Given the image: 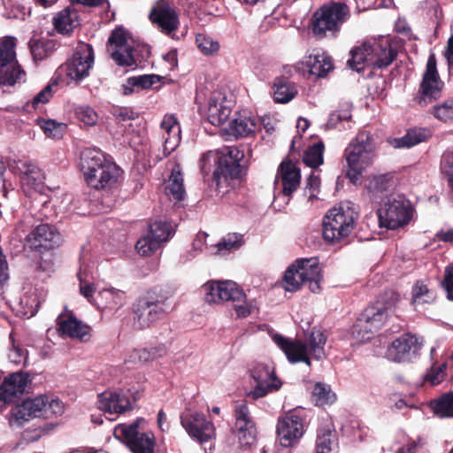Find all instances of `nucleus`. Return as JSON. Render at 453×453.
<instances>
[{"mask_svg": "<svg viewBox=\"0 0 453 453\" xmlns=\"http://www.w3.org/2000/svg\"><path fill=\"white\" fill-rule=\"evenodd\" d=\"M303 65L319 78L326 77L334 69L333 58L325 53L305 57Z\"/></svg>", "mask_w": 453, "mask_h": 453, "instance_id": "33", "label": "nucleus"}, {"mask_svg": "<svg viewBox=\"0 0 453 453\" xmlns=\"http://www.w3.org/2000/svg\"><path fill=\"white\" fill-rule=\"evenodd\" d=\"M226 97L220 94H213L209 101L207 119L213 126L224 124L230 113L231 107L226 104Z\"/></svg>", "mask_w": 453, "mask_h": 453, "instance_id": "30", "label": "nucleus"}, {"mask_svg": "<svg viewBox=\"0 0 453 453\" xmlns=\"http://www.w3.org/2000/svg\"><path fill=\"white\" fill-rule=\"evenodd\" d=\"M327 336L326 332L313 327L307 342L301 340H290L280 334H275L273 341L285 353L288 360L292 363L303 362L308 366L311 365V357L320 360L325 357V344Z\"/></svg>", "mask_w": 453, "mask_h": 453, "instance_id": "4", "label": "nucleus"}, {"mask_svg": "<svg viewBox=\"0 0 453 453\" xmlns=\"http://www.w3.org/2000/svg\"><path fill=\"white\" fill-rule=\"evenodd\" d=\"M113 435L125 442L133 453H154L156 444L154 434L140 433L137 423L118 425L114 428Z\"/></svg>", "mask_w": 453, "mask_h": 453, "instance_id": "14", "label": "nucleus"}, {"mask_svg": "<svg viewBox=\"0 0 453 453\" xmlns=\"http://www.w3.org/2000/svg\"><path fill=\"white\" fill-rule=\"evenodd\" d=\"M234 310L236 312V317L238 319H244L249 317L254 309L253 302L251 300H247L245 297L244 300H242L239 303H234Z\"/></svg>", "mask_w": 453, "mask_h": 453, "instance_id": "61", "label": "nucleus"}, {"mask_svg": "<svg viewBox=\"0 0 453 453\" xmlns=\"http://www.w3.org/2000/svg\"><path fill=\"white\" fill-rule=\"evenodd\" d=\"M349 17V8L345 3L332 1L320 6L312 14L310 28L319 38L334 37Z\"/></svg>", "mask_w": 453, "mask_h": 453, "instance_id": "7", "label": "nucleus"}, {"mask_svg": "<svg viewBox=\"0 0 453 453\" xmlns=\"http://www.w3.org/2000/svg\"><path fill=\"white\" fill-rule=\"evenodd\" d=\"M174 296V289L168 285L149 288L132 305L134 326L142 330L165 319L175 310Z\"/></svg>", "mask_w": 453, "mask_h": 453, "instance_id": "1", "label": "nucleus"}, {"mask_svg": "<svg viewBox=\"0 0 453 453\" xmlns=\"http://www.w3.org/2000/svg\"><path fill=\"white\" fill-rule=\"evenodd\" d=\"M204 299L209 303H239L245 299L244 291L232 280L209 281L203 285Z\"/></svg>", "mask_w": 453, "mask_h": 453, "instance_id": "16", "label": "nucleus"}, {"mask_svg": "<svg viewBox=\"0 0 453 453\" xmlns=\"http://www.w3.org/2000/svg\"><path fill=\"white\" fill-rule=\"evenodd\" d=\"M276 432L282 447H293L303 435V419L296 411H289L278 418Z\"/></svg>", "mask_w": 453, "mask_h": 453, "instance_id": "15", "label": "nucleus"}, {"mask_svg": "<svg viewBox=\"0 0 453 453\" xmlns=\"http://www.w3.org/2000/svg\"><path fill=\"white\" fill-rule=\"evenodd\" d=\"M295 263L300 273L299 278L303 279V283L308 284L312 293L319 292L323 275L318 257L299 258Z\"/></svg>", "mask_w": 453, "mask_h": 453, "instance_id": "27", "label": "nucleus"}, {"mask_svg": "<svg viewBox=\"0 0 453 453\" xmlns=\"http://www.w3.org/2000/svg\"><path fill=\"white\" fill-rule=\"evenodd\" d=\"M77 12L71 7H66L54 17L53 25L58 32L68 34L77 26Z\"/></svg>", "mask_w": 453, "mask_h": 453, "instance_id": "38", "label": "nucleus"}, {"mask_svg": "<svg viewBox=\"0 0 453 453\" xmlns=\"http://www.w3.org/2000/svg\"><path fill=\"white\" fill-rule=\"evenodd\" d=\"M234 425L231 431L239 435L241 443L252 445L256 441L257 427L246 402L235 406L234 411Z\"/></svg>", "mask_w": 453, "mask_h": 453, "instance_id": "19", "label": "nucleus"}, {"mask_svg": "<svg viewBox=\"0 0 453 453\" xmlns=\"http://www.w3.org/2000/svg\"><path fill=\"white\" fill-rule=\"evenodd\" d=\"M57 330L61 336L76 338L86 341L88 337L90 327L78 319L72 311L65 310L56 320Z\"/></svg>", "mask_w": 453, "mask_h": 453, "instance_id": "22", "label": "nucleus"}, {"mask_svg": "<svg viewBox=\"0 0 453 453\" xmlns=\"http://www.w3.org/2000/svg\"><path fill=\"white\" fill-rule=\"evenodd\" d=\"M47 418L49 417V414H52L55 416L61 415L63 413V403L58 399H51L50 401L48 400L47 403Z\"/></svg>", "mask_w": 453, "mask_h": 453, "instance_id": "63", "label": "nucleus"}, {"mask_svg": "<svg viewBox=\"0 0 453 453\" xmlns=\"http://www.w3.org/2000/svg\"><path fill=\"white\" fill-rule=\"evenodd\" d=\"M37 125L42 129L43 133L48 137L61 138L65 130L66 125L62 122H57L54 119H45L38 118L36 119Z\"/></svg>", "mask_w": 453, "mask_h": 453, "instance_id": "43", "label": "nucleus"}, {"mask_svg": "<svg viewBox=\"0 0 453 453\" xmlns=\"http://www.w3.org/2000/svg\"><path fill=\"white\" fill-rule=\"evenodd\" d=\"M15 168L23 186L35 189L42 182V170L35 164L30 161L19 160Z\"/></svg>", "mask_w": 453, "mask_h": 453, "instance_id": "31", "label": "nucleus"}, {"mask_svg": "<svg viewBox=\"0 0 453 453\" xmlns=\"http://www.w3.org/2000/svg\"><path fill=\"white\" fill-rule=\"evenodd\" d=\"M97 408L109 415H119L132 409L129 397L122 390H106L97 395Z\"/></svg>", "mask_w": 453, "mask_h": 453, "instance_id": "23", "label": "nucleus"}, {"mask_svg": "<svg viewBox=\"0 0 453 453\" xmlns=\"http://www.w3.org/2000/svg\"><path fill=\"white\" fill-rule=\"evenodd\" d=\"M381 226L388 229H397L403 226L411 219L412 207L403 196H391L378 211Z\"/></svg>", "mask_w": 453, "mask_h": 453, "instance_id": "11", "label": "nucleus"}, {"mask_svg": "<svg viewBox=\"0 0 453 453\" xmlns=\"http://www.w3.org/2000/svg\"><path fill=\"white\" fill-rule=\"evenodd\" d=\"M158 81L159 76L156 74H144L130 77L127 79V85L123 86L124 95H130L133 92L134 87L148 89Z\"/></svg>", "mask_w": 453, "mask_h": 453, "instance_id": "41", "label": "nucleus"}, {"mask_svg": "<svg viewBox=\"0 0 453 453\" xmlns=\"http://www.w3.org/2000/svg\"><path fill=\"white\" fill-rule=\"evenodd\" d=\"M138 352L142 363L144 364L165 356L166 354V348L161 344L156 347L138 349Z\"/></svg>", "mask_w": 453, "mask_h": 453, "instance_id": "55", "label": "nucleus"}, {"mask_svg": "<svg viewBox=\"0 0 453 453\" xmlns=\"http://www.w3.org/2000/svg\"><path fill=\"white\" fill-rule=\"evenodd\" d=\"M338 446L336 432L329 427H319L317 430L315 453H332Z\"/></svg>", "mask_w": 453, "mask_h": 453, "instance_id": "37", "label": "nucleus"}, {"mask_svg": "<svg viewBox=\"0 0 453 453\" xmlns=\"http://www.w3.org/2000/svg\"><path fill=\"white\" fill-rule=\"evenodd\" d=\"M57 42L53 39L33 36L29 41V49L33 59L42 61L50 57L57 50Z\"/></svg>", "mask_w": 453, "mask_h": 453, "instance_id": "36", "label": "nucleus"}, {"mask_svg": "<svg viewBox=\"0 0 453 453\" xmlns=\"http://www.w3.org/2000/svg\"><path fill=\"white\" fill-rule=\"evenodd\" d=\"M76 119L87 126H93L97 121V114L90 106H78L74 110Z\"/></svg>", "mask_w": 453, "mask_h": 453, "instance_id": "51", "label": "nucleus"}, {"mask_svg": "<svg viewBox=\"0 0 453 453\" xmlns=\"http://www.w3.org/2000/svg\"><path fill=\"white\" fill-rule=\"evenodd\" d=\"M26 241L30 249L42 252L58 247L61 235L54 226L40 224L27 234Z\"/></svg>", "mask_w": 453, "mask_h": 453, "instance_id": "18", "label": "nucleus"}, {"mask_svg": "<svg viewBox=\"0 0 453 453\" xmlns=\"http://www.w3.org/2000/svg\"><path fill=\"white\" fill-rule=\"evenodd\" d=\"M244 152L235 146L226 147L218 153L212 180L219 193L226 194L245 180L247 168L242 164Z\"/></svg>", "mask_w": 453, "mask_h": 453, "instance_id": "2", "label": "nucleus"}, {"mask_svg": "<svg viewBox=\"0 0 453 453\" xmlns=\"http://www.w3.org/2000/svg\"><path fill=\"white\" fill-rule=\"evenodd\" d=\"M28 352L26 349L21 347L20 345H16L15 342L12 343V348L10 349L8 354V357L11 362L19 365L23 363L26 365L27 361Z\"/></svg>", "mask_w": 453, "mask_h": 453, "instance_id": "59", "label": "nucleus"}, {"mask_svg": "<svg viewBox=\"0 0 453 453\" xmlns=\"http://www.w3.org/2000/svg\"><path fill=\"white\" fill-rule=\"evenodd\" d=\"M259 120L250 114L243 111L229 123V129L233 135L238 137H248L256 132Z\"/></svg>", "mask_w": 453, "mask_h": 453, "instance_id": "32", "label": "nucleus"}, {"mask_svg": "<svg viewBox=\"0 0 453 453\" xmlns=\"http://www.w3.org/2000/svg\"><path fill=\"white\" fill-rule=\"evenodd\" d=\"M431 113L434 118L443 122L453 119V100L434 105Z\"/></svg>", "mask_w": 453, "mask_h": 453, "instance_id": "50", "label": "nucleus"}, {"mask_svg": "<svg viewBox=\"0 0 453 453\" xmlns=\"http://www.w3.org/2000/svg\"><path fill=\"white\" fill-rule=\"evenodd\" d=\"M171 228L167 222L155 221L150 225L149 234L161 245L169 239Z\"/></svg>", "mask_w": 453, "mask_h": 453, "instance_id": "48", "label": "nucleus"}, {"mask_svg": "<svg viewBox=\"0 0 453 453\" xmlns=\"http://www.w3.org/2000/svg\"><path fill=\"white\" fill-rule=\"evenodd\" d=\"M160 244L149 233L146 236L139 239L135 244L138 253L144 257L154 254L159 248Z\"/></svg>", "mask_w": 453, "mask_h": 453, "instance_id": "49", "label": "nucleus"}, {"mask_svg": "<svg viewBox=\"0 0 453 453\" xmlns=\"http://www.w3.org/2000/svg\"><path fill=\"white\" fill-rule=\"evenodd\" d=\"M418 338L411 334H403L388 347L387 357L394 362H410L421 348Z\"/></svg>", "mask_w": 453, "mask_h": 453, "instance_id": "20", "label": "nucleus"}, {"mask_svg": "<svg viewBox=\"0 0 453 453\" xmlns=\"http://www.w3.org/2000/svg\"><path fill=\"white\" fill-rule=\"evenodd\" d=\"M273 99L277 104H287L294 99L297 93L295 82L285 76L276 77L273 81Z\"/></svg>", "mask_w": 453, "mask_h": 453, "instance_id": "34", "label": "nucleus"}, {"mask_svg": "<svg viewBox=\"0 0 453 453\" xmlns=\"http://www.w3.org/2000/svg\"><path fill=\"white\" fill-rule=\"evenodd\" d=\"M299 275L300 273L296 263L288 267L283 276V288L285 290L294 292L304 284L303 279L299 278Z\"/></svg>", "mask_w": 453, "mask_h": 453, "instance_id": "46", "label": "nucleus"}, {"mask_svg": "<svg viewBox=\"0 0 453 453\" xmlns=\"http://www.w3.org/2000/svg\"><path fill=\"white\" fill-rule=\"evenodd\" d=\"M53 85H57V83L48 84L44 87L36 96H34L30 103L27 104V107L29 108L31 106L34 110H37L40 105H43L48 103L54 93L52 90Z\"/></svg>", "mask_w": 453, "mask_h": 453, "instance_id": "53", "label": "nucleus"}, {"mask_svg": "<svg viewBox=\"0 0 453 453\" xmlns=\"http://www.w3.org/2000/svg\"><path fill=\"white\" fill-rule=\"evenodd\" d=\"M432 136L431 130L426 127H412L406 131V134L401 138H395L390 142L395 148H411L420 142H426Z\"/></svg>", "mask_w": 453, "mask_h": 453, "instance_id": "35", "label": "nucleus"}, {"mask_svg": "<svg viewBox=\"0 0 453 453\" xmlns=\"http://www.w3.org/2000/svg\"><path fill=\"white\" fill-rule=\"evenodd\" d=\"M161 128L168 134V137L165 139V144L169 142L171 133L180 134L179 123L174 115H165L161 122Z\"/></svg>", "mask_w": 453, "mask_h": 453, "instance_id": "57", "label": "nucleus"}, {"mask_svg": "<svg viewBox=\"0 0 453 453\" xmlns=\"http://www.w3.org/2000/svg\"><path fill=\"white\" fill-rule=\"evenodd\" d=\"M251 377L257 383L250 393L253 399L264 397L269 392L278 390L281 387V382L275 376L273 371L264 365L255 366L251 370Z\"/></svg>", "mask_w": 453, "mask_h": 453, "instance_id": "24", "label": "nucleus"}, {"mask_svg": "<svg viewBox=\"0 0 453 453\" xmlns=\"http://www.w3.org/2000/svg\"><path fill=\"white\" fill-rule=\"evenodd\" d=\"M94 62L95 54L92 45L79 42L71 58L58 68L56 73L59 77L65 75L67 79L78 85L88 77Z\"/></svg>", "mask_w": 453, "mask_h": 453, "instance_id": "9", "label": "nucleus"}, {"mask_svg": "<svg viewBox=\"0 0 453 453\" xmlns=\"http://www.w3.org/2000/svg\"><path fill=\"white\" fill-rule=\"evenodd\" d=\"M441 285L447 293V298L453 301V263L445 267Z\"/></svg>", "mask_w": 453, "mask_h": 453, "instance_id": "60", "label": "nucleus"}, {"mask_svg": "<svg viewBox=\"0 0 453 453\" xmlns=\"http://www.w3.org/2000/svg\"><path fill=\"white\" fill-rule=\"evenodd\" d=\"M30 381L28 373L17 372L5 377L0 387V401L11 403L26 390Z\"/></svg>", "mask_w": 453, "mask_h": 453, "instance_id": "28", "label": "nucleus"}, {"mask_svg": "<svg viewBox=\"0 0 453 453\" xmlns=\"http://www.w3.org/2000/svg\"><path fill=\"white\" fill-rule=\"evenodd\" d=\"M424 445L422 441L418 439V441H411L407 445L402 447L398 449V453H416L418 448H421Z\"/></svg>", "mask_w": 453, "mask_h": 453, "instance_id": "64", "label": "nucleus"}, {"mask_svg": "<svg viewBox=\"0 0 453 453\" xmlns=\"http://www.w3.org/2000/svg\"><path fill=\"white\" fill-rule=\"evenodd\" d=\"M244 243L243 235L236 233H230L224 236L216 245L218 252L230 251L239 249Z\"/></svg>", "mask_w": 453, "mask_h": 453, "instance_id": "47", "label": "nucleus"}, {"mask_svg": "<svg viewBox=\"0 0 453 453\" xmlns=\"http://www.w3.org/2000/svg\"><path fill=\"white\" fill-rule=\"evenodd\" d=\"M335 394L331 391L329 386L318 382L312 391V399L317 406L331 404L335 401Z\"/></svg>", "mask_w": 453, "mask_h": 453, "instance_id": "44", "label": "nucleus"}, {"mask_svg": "<svg viewBox=\"0 0 453 453\" xmlns=\"http://www.w3.org/2000/svg\"><path fill=\"white\" fill-rule=\"evenodd\" d=\"M278 175L282 185V196L288 198V203L293 193L300 186V169L292 161L284 160L279 166Z\"/></svg>", "mask_w": 453, "mask_h": 453, "instance_id": "29", "label": "nucleus"}, {"mask_svg": "<svg viewBox=\"0 0 453 453\" xmlns=\"http://www.w3.org/2000/svg\"><path fill=\"white\" fill-rule=\"evenodd\" d=\"M359 217L350 202L342 203L328 211L323 222V236L329 242L346 239L356 226Z\"/></svg>", "mask_w": 453, "mask_h": 453, "instance_id": "8", "label": "nucleus"}, {"mask_svg": "<svg viewBox=\"0 0 453 453\" xmlns=\"http://www.w3.org/2000/svg\"><path fill=\"white\" fill-rule=\"evenodd\" d=\"M352 119L351 111L349 107L341 108L333 111L327 120V126L331 128H336L338 124L342 121H350Z\"/></svg>", "mask_w": 453, "mask_h": 453, "instance_id": "56", "label": "nucleus"}, {"mask_svg": "<svg viewBox=\"0 0 453 453\" xmlns=\"http://www.w3.org/2000/svg\"><path fill=\"white\" fill-rule=\"evenodd\" d=\"M398 297L393 291L385 292L378 297L375 303L366 307L357 319V326L365 331L373 332L380 328L388 316V311L397 302Z\"/></svg>", "mask_w": 453, "mask_h": 453, "instance_id": "12", "label": "nucleus"}, {"mask_svg": "<svg viewBox=\"0 0 453 453\" xmlns=\"http://www.w3.org/2000/svg\"><path fill=\"white\" fill-rule=\"evenodd\" d=\"M431 407L438 417H453V392L442 395L437 400L431 402Z\"/></svg>", "mask_w": 453, "mask_h": 453, "instance_id": "40", "label": "nucleus"}, {"mask_svg": "<svg viewBox=\"0 0 453 453\" xmlns=\"http://www.w3.org/2000/svg\"><path fill=\"white\" fill-rule=\"evenodd\" d=\"M168 194L172 195L173 199L182 201L185 196V188L183 185V177L179 170H173L166 186Z\"/></svg>", "mask_w": 453, "mask_h": 453, "instance_id": "42", "label": "nucleus"}, {"mask_svg": "<svg viewBox=\"0 0 453 453\" xmlns=\"http://www.w3.org/2000/svg\"><path fill=\"white\" fill-rule=\"evenodd\" d=\"M412 303L416 304L431 303L435 299L434 291H431L423 281L418 280L411 290Z\"/></svg>", "mask_w": 453, "mask_h": 453, "instance_id": "45", "label": "nucleus"}, {"mask_svg": "<svg viewBox=\"0 0 453 453\" xmlns=\"http://www.w3.org/2000/svg\"><path fill=\"white\" fill-rule=\"evenodd\" d=\"M16 42L13 36L0 39V84L12 86L25 75L16 58Z\"/></svg>", "mask_w": 453, "mask_h": 453, "instance_id": "13", "label": "nucleus"}, {"mask_svg": "<svg viewBox=\"0 0 453 453\" xmlns=\"http://www.w3.org/2000/svg\"><path fill=\"white\" fill-rule=\"evenodd\" d=\"M325 146L322 142H316L307 148L303 155V162L312 169L318 168L323 164Z\"/></svg>", "mask_w": 453, "mask_h": 453, "instance_id": "39", "label": "nucleus"}, {"mask_svg": "<svg viewBox=\"0 0 453 453\" xmlns=\"http://www.w3.org/2000/svg\"><path fill=\"white\" fill-rule=\"evenodd\" d=\"M150 20L162 33L172 35L179 27V16L167 3H159L150 13Z\"/></svg>", "mask_w": 453, "mask_h": 453, "instance_id": "25", "label": "nucleus"}, {"mask_svg": "<svg viewBox=\"0 0 453 453\" xmlns=\"http://www.w3.org/2000/svg\"><path fill=\"white\" fill-rule=\"evenodd\" d=\"M392 176L389 174H382L373 178L371 181V188L378 193L387 191L391 187Z\"/></svg>", "mask_w": 453, "mask_h": 453, "instance_id": "58", "label": "nucleus"}, {"mask_svg": "<svg viewBox=\"0 0 453 453\" xmlns=\"http://www.w3.org/2000/svg\"><path fill=\"white\" fill-rule=\"evenodd\" d=\"M347 65L360 73L365 66L373 68L388 67L396 58L397 52L392 48L388 39H373L354 47L349 52Z\"/></svg>", "mask_w": 453, "mask_h": 453, "instance_id": "3", "label": "nucleus"}, {"mask_svg": "<svg viewBox=\"0 0 453 453\" xmlns=\"http://www.w3.org/2000/svg\"><path fill=\"white\" fill-rule=\"evenodd\" d=\"M108 51L111 58L119 66L135 65L133 49L127 44L125 31L122 28L114 29L108 39Z\"/></svg>", "mask_w": 453, "mask_h": 453, "instance_id": "21", "label": "nucleus"}, {"mask_svg": "<svg viewBox=\"0 0 453 453\" xmlns=\"http://www.w3.org/2000/svg\"><path fill=\"white\" fill-rule=\"evenodd\" d=\"M180 423L188 435L200 444L215 438L216 432L213 423L202 413L195 412L181 416Z\"/></svg>", "mask_w": 453, "mask_h": 453, "instance_id": "17", "label": "nucleus"}, {"mask_svg": "<svg viewBox=\"0 0 453 453\" xmlns=\"http://www.w3.org/2000/svg\"><path fill=\"white\" fill-rule=\"evenodd\" d=\"M80 165L85 180L93 188H111L117 183L120 169L99 150H83Z\"/></svg>", "mask_w": 453, "mask_h": 453, "instance_id": "6", "label": "nucleus"}, {"mask_svg": "<svg viewBox=\"0 0 453 453\" xmlns=\"http://www.w3.org/2000/svg\"><path fill=\"white\" fill-rule=\"evenodd\" d=\"M111 113L119 121L134 119L138 116L131 108L120 106H113Z\"/></svg>", "mask_w": 453, "mask_h": 453, "instance_id": "62", "label": "nucleus"}, {"mask_svg": "<svg viewBox=\"0 0 453 453\" xmlns=\"http://www.w3.org/2000/svg\"><path fill=\"white\" fill-rule=\"evenodd\" d=\"M343 157L348 165L346 177L355 184L377 157L374 136L369 131L360 130L344 150Z\"/></svg>", "mask_w": 453, "mask_h": 453, "instance_id": "5", "label": "nucleus"}, {"mask_svg": "<svg viewBox=\"0 0 453 453\" xmlns=\"http://www.w3.org/2000/svg\"><path fill=\"white\" fill-rule=\"evenodd\" d=\"M47 395H40L34 399H27L20 404H17L12 410V414L17 423L21 426L25 421L29 420L31 418H47Z\"/></svg>", "mask_w": 453, "mask_h": 453, "instance_id": "26", "label": "nucleus"}, {"mask_svg": "<svg viewBox=\"0 0 453 453\" xmlns=\"http://www.w3.org/2000/svg\"><path fill=\"white\" fill-rule=\"evenodd\" d=\"M436 64L435 55L431 53L418 90L411 99L412 107L425 108L441 97L444 82L440 78Z\"/></svg>", "mask_w": 453, "mask_h": 453, "instance_id": "10", "label": "nucleus"}, {"mask_svg": "<svg viewBox=\"0 0 453 453\" xmlns=\"http://www.w3.org/2000/svg\"><path fill=\"white\" fill-rule=\"evenodd\" d=\"M196 42L197 44L198 49L204 55L212 54L218 51L219 49V44L217 41H214L212 38L203 34H198L196 35Z\"/></svg>", "mask_w": 453, "mask_h": 453, "instance_id": "52", "label": "nucleus"}, {"mask_svg": "<svg viewBox=\"0 0 453 453\" xmlns=\"http://www.w3.org/2000/svg\"><path fill=\"white\" fill-rule=\"evenodd\" d=\"M250 447L251 445H243L241 443L239 435L233 431L229 432L224 441V450L226 453H238L240 450L247 449Z\"/></svg>", "mask_w": 453, "mask_h": 453, "instance_id": "54", "label": "nucleus"}]
</instances>
